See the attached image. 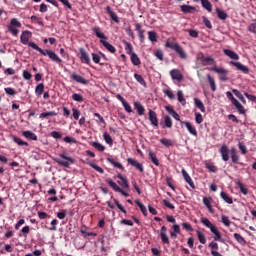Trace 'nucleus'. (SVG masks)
Segmentation results:
<instances>
[{"label": "nucleus", "mask_w": 256, "mask_h": 256, "mask_svg": "<svg viewBox=\"0 0 256 256\" xmlns=\"http://www.w3.org/2000/svg\"><path fill=\"white\" fill-rule=\"evenodd\" d=\"M134 109L137 111L138 115L142 117V115H145V107L141 102H134Z\"/></svg>", "instance_id": "27"}, {"label": "nucleus", "mask_w": 256, "mask_h": 256, "mask_svg": "<svg viewBox=\"0 0 256 256\" xmlns=\"http://www.w3.org/2000/svg\"><path fill=\"white\" fill-rule=\"evenodd\" d=\"M234 239H236L237 243H239L240 245L247 244V241H245V238H243V236H241V234L239 233H234Z\"/></svg>", "instance_id": "47"}, {"label": "nucleus", "mask_w": 256, "mask_h": 256, "mask_svg": "<svg viewBox=\"0 0 256 256\" xmlns=\"http://www.w3.org/2000/svg\"><path fill=\"white\" fill-rule=\"evenodd\" d=\"M135 30L138 33V37L140 39V42L143 43L145 41V30H143V27L139 23L135 24Z\"/></svg>", "instance_id": "20"}, {"label": "nucleus", "mask_w": 256, "mask_h": 256, "mask_svg": "<svg viewBox=\"0 0 256 256\" xmlns=\"http://www.w3.org/2000/svg\"><path fill=\"white\" fill-rule=\"evenodd\" d=\"M195 107L201 111V113H205V105L199 98H194Z\"/></svg>", "instance_id": "37"}, {"label": "nucleus", "mask_w": 256, "mask_h": 256, "mask_svg": "<svg viewBox=\"0 0 256 256\" xmlns=\"http://www.w3.org/2000/svg\"><path fill=\"white\" fill-rule=\"evenodd\" d=\"M49 117H57V112L49 111V112H43L39 115V119H49Z\"/></svg>", "instance_id": "35"}, {"label": "nucleus", "mask_w": 256, "mask_h": 256, "mask_svg": "<svg viewBox=\"0 0 256 256\" xmlns=\"http://www.w3.org/2000/svg\"><path fill=\"white\" fill-rule=\"evenodd\" d=\"M202 21L207 29H213V24H211V21L206 16H202Z\"/></svg>", "instance_id": "58"}, {"label": "nucleus", "mask_w": 256, "mask_h": 256, "mask_svg": "<svg viewBox=\"0 0 256 256\" xmlns=\"http://www.w3.org/2000/svg\"><path fill=\"white\" fill-rule=\"evenodd\" d=\"M127 162L129 165H132V167H135L140 173H143L145 171V168L143 167V164L140 163L139 161L133 159V158H128Z\"/></svg>", "instance_id": "16"}, {"label": "nucleus", "mask_w": 256, "mask_h": 256, "mask_svg": "<svg viewBox=\"0 0 256 256\" xmlns=\"http://www.w3.org/2000/svg\"><path fill=\"white\" fill-rule=\"evenodd\" d=\"M224 55L229 57L230 59H233L234 61H239V54H237L235 51L230 49H224Z\"/></svg>", "instance_id": "24"}, {"label": "nucleus", "mask_w": 256, "mask_h": 256, "mask_svg": "<svg viewBox=\"0 0 256 256\" xmlns=\"http://www.w3.org/2000/svg\"><path fill=\"white\" fill-rule=\"evenodd\" d=\"M164 94L166 97L170 98L171 100L175 99V94L173 93V91L169 89L164 90Z\"/></svg>", "instance_id": "61"}, {"label": "nucleus", "mask_w": 256, "mask_h": 256, "mask_svg": "<svg viewBox=\"0 0 256 256\" xmlns=\"http://www.w3.org/2000/svg\"><path fill=\"white\" fill-rule=\"evenodd\" d=\"M148 39L149 41H151V43H157V39H159V37L157 36V32L148 31Z\"/></svg>", "instance_id": "42"}, {"label": "nucleus", "mask_w": 256, "mask_h": 256, "mask_svg": "<svg viewBox=\"0 0 256 256\" xmlns=\"http://www.w3.org/2000/svg\"><path fill=\"white\" fill-rule=\"evenodd\" d=\"M160 125L162 129H165V128L171 129V127H173V120L171 119L170 116H165L164 122H161Z\"/></svg>", "instance_id": "23"}, {"label": "nucleus", "mask_w": 256, "mask_h": 256, "mask_svg": "<svg viewBox=\"0 0 256 256\" xmlns=\"http://www.w3.org/2000/svg\"><path fill=\"white\" fill-rule=\"evenodd\" d=\"M200 222L202 223V225H204V227L210 229L211 233H213L214 241H220V243H223V236L221 235V231H219V228H217L211 220L206 217H202L200 218Z\"/></svg>", "instance_id": "3"}, {"label": "nucleus", "mask_w": 256, "mask_h": 256, "mask_svg": "<svg viewBox=\"0 0 256 256\" xmlns=\"http://www.w3.org/2000/svg\"><path fill=\"white\" fill-rule=\"evenodd\" d=\"M207 80L210 85L211 91H217V84H215V78H213L210 74H207Z\"/></svg>", "instance_id": "30"}, {"label": "nucleus", "mask_w": 256, "mask_h": 256, "mask_svg": "<svg viewBox=\"0 0 256 256\" xmlns=\"http://www.w3.org/2000/svg\"><path fill=\"white\" fill-rule=\"evenodd\" d=\"M79 53L81 62L89 65V63H91V58L89 57V53H87V50H85V48H79Z\"/></svg>", "instance_id": "15"}, {"label": "nucleus", "mask_w": 256, "mask_h": 256, "mask_svg": "<svg viewBox=\"0 0 256 256\" xmlns=\"http://www.w3.org/2000/svg\"><path fill=\"white\" fill-rule=\"evenodd\" d=\"M170 77L173 79V81H178V83H181V81H183V74L179 69H172L170 71Z\"/></svg>", "instance_id": "12"}, {"label": "nucleus", "mask_w": 256, "mask_h": 256, "mask_svg": "<svg viewBox=\"0 0 256 256\" xmlns=\"http://www.w3.org/2000/svg\"><path fill=\"white\" fill-rule=\"evenodd\" d=\"M230 65H233L238 69V71H242V73H249V68L245 65H243L241 62H230Z\"/></svg>", "instance_id": "22"}, {"label": "nucleus", "mask_w": 256, "mask_h": 256, "mask_svg": "<svg viewBox=\"0 0 256 256\" xmlns=\"http://www.w3.org/2000/svg\"><path fill=\"white\" fill-rule=\"evenodd\" d=\"M222 161H229V153H231V150H229V147L225 144H223L219 150Z\"/></svg>", "instance_id": "17"}, {"label": "nucleus", "mask_w": 256, "mask_h": 256, "mask_svg": "<svg viewBox=\"0 0 256 256\" xmlns=\"http://www.w3.org/2000/svg\"><path fill=\"white\" fill-rule=\"evenodd\" d=\"M106 182L113 188L114 191H116V193H119V191H121V187H119V185H117L115 181L107 179Z\"/></svg>", "instance_id": "46"}, {"label": "nucleus", "mask_w": 256, "mask_h": 256, "mask_svg": "<svg viewBox=\"0 0 256 256\" xmlns=\"http://www.w3.org/2000/svg\"><path fill=\"white\" fill-rule=\"evenodd\" d=\"M91 145L92 147H94V149H97V151H100V153H103V151H105V146H103V144L99 142H92Z\"/></svg>", "instance_id": "52"}, {"label": "nucleus", "mask_w": 256, "mask_h": 256, "mask_svg": "<svg viewBox=\"0 0 256 256\" xmlns=\"http://www.w3.org/2000/svg\"><path fill=\"white\" fill-rule=\"evenodd\" d=\"M70 79H72V81H75V83H79L80 85H89V80L85 79V77L73 72L70 75Z\"/></svg>", "instance_id": "11"}, {"label": "nucleus", "mask_w": 256, "mask_h": 256, "mask_svg": "<svg viewBox=\"0 0 256 256\" xmlns=\"http://www.w3.org/2000/svg\"><path fill=\"white\" fill-rule=\"evenodd\" d=\"M117 177L119 178L118 184H120L123 189H129V181H127V178L123 177L121 174H118Z\"/></svg>", "instance_id": "26"}, {"label": "nucleus", "mask_w": 256, "mask_h": 256, "mask_svg": "<svg viewBox=\"0 0 256 256\" xmlns=\"http://www.w3.org/2000/svg\"><path fill=\"white\" fill-rule=\"evenodd\" d=\"M31 37H33L31 31L25 30L20 35V42L22 43V45H28V47H31L35 51H38V53H41V55H44V57L49 56V59L55 61L56 63H63V60H61V58H59L57 53L53 52V50H43L37 44H35V42H29V39H31Z\"/></svg>", "instance_id": "1"}, {"label": "nucleus", "mask_w": 256, "mask_h": 256, "mask_svg": "<svg viewBox=\"0 0 256 256\" xmlns=\"http://www.w3.org/2000/svg\"><path fill=\"white\" fill-rule=\"evenodd\" d=\"M23 137L29 139L30 141H37V134L30 130H26L22 132Z\"/></svg>", "instance_id": "25"}, {"label": "nucleus", "mask_w": 256, "mask_h": 256, "mask_svg": "<svg viewBox=\"0 0 256 256\" xmlns=\"http://www.w3.org/2000/svg\"><path fill=\"white\" fill-rule=\"evenodd\" d=\"M31 21L32 23H36L37 25H40L41 27H43L44 23H43V19L41 17H37L35 15L31 16Z\"/></svg>", "instance_id": "54"}, {"label": "nucleus", "mask_w": 256, "mask_h": 256, "mask_svg": "<svg viewBox=\"0 0 256 256\" xmlns=\"http://www.w3.org/2000/svg\"><path fill=\"white\" fill-rule=\"evenodd\" d=\"M149 159L152 161L153 164L156 165V167H159V159H157V155L153 151H149Z\"/></svg>", "instance_id": "41"}, {"label": "nucleus", "mask_w": 256, "mask_h": 256, "mask_svg": "<svg viewBox=\"0 0 256 256\" xmlns=\"http://www.w3.org/2000/svg\"><path fill=\"white\" fill-rule=\"evenodd\" d=\"M177 99H178L179 103H181L182 105H185V103H187V101L185 100V96L183 95L182 90L177 91Z\"/></svg>", "instance_id": "51"}, {"label": "nucleus", "mask_w": 256, "mask_h": 256, "mask_svg": "<svg viewBox=\"0 0 256 256\" xmlns=\"http://www.w3.org/2000/svg\"><path fill=\"white\" fill-rule=\"evenodd\" d=\"M248 31H250V33H255V34H256V22L251 23V24L248 26Z\"/></svg>", "instance_id": "64"}, {"label": "nucleus", "mask_w": 256, "mask_h": 256, "mask_svg": "<svg viewBox=\"0 0 256 256\" xmlns=\"http://www.w3.org/2000/svg\"><path fill=\"white\" fill-rule=\"evenodd\" d=\"M19 29H21V22H19L17 18H12L10 21V25L8 26V31L14 37H17L19 35Z\"/></svg>", "instance_id": "9"}, {"label": "nucleus", "mask_w": 256, "mask_h": 256, "mask_svg": "<svg viewBox=\"0 0 256 256\" xmlns=\"http://www.w3.org/2000/svg\"><path fill=\"white\" fill-rule=\"evenodd\" d=\"M216 13L218 15V18L221 19V21H225L227 20V17H229L227 12H225V10H221L220 8H216Z\"/></svg>", "instance_id": "36"}, {"label": "nucleus", "mask_w": 256, "mask_h": 256, "mask_svg": "<svg viewBox=\"0 0 256 256\" xmlns=\"http://www.w3.org/2000/svg\"><path fill=\"white\" fill-rule=\"evenodd\" d=\"M106 161L108 163H110L111 165H113V167H116V169L123 170V164H121L120 162H117V161L113 160L112 158H106Z\"/></svg>", "instance_id": "44"}, {"label": "nucleus", "mask_w": 256, "mask_h": 256, "mask_svg": "<svg viewBox=\"0 0 256 256\" xmlns=\"http://www.w3.org/2000/svg\"><path fill=\"white\" fill-rule=\"evenodd\" d=\"M166 47L175 51V53L179 55L180 59H187V53H185V50L181 45H179V43L166 42Z\"/></svg>", "instance_id": "8"}, {"label": "nucleus", "mask_w": 256, "mask_h": 256, "mask_svg": "<svg viewBox=\"0 0 256 256\" xmlns=\"http://www.w3.org/2000/svg\"><path fill=\"white\" fill-rule=\"evenodd\" d=\"M134 79H136V81L138 83H140V85H142L143 87H147V82H145V79L143 78V76L135 73L134 74Z\"/></svg>", "instance_id": "48"}, {"label": "nucleus", "mask_w": 256, "mask_h": 256, "mask_svg": "<svg viewBox=\"0 0 256 256\" xmlns=\"http://www.w3.org/2000/svg\"><path fill=\"white\" fill-rule=\"evenodd\" d=\"M64 143H77V139L70 137V136H66L63 138Z\"/></svg>", "instance_id": "62"}, {"label": "nucleus", "mask_w": 256, "mask_h": 256, "mask_svg": "<svg viewBox=\"0 0 256 256\" xmlns=\"http://www.w3.org/2000/svg\"><path fill=\"white\" fill-rule=\"evenodd\" d=\"M220 197H222L223 201H225V203H228V205H233V198L231 196H229V194H227V192H221L220 193Z\"/></svg>", "instance_id": "33"}, {"label": "nucleus", "mask_w": 256, "mask_h": 256, "mask_svg": "<svg viewBox=\"0 0 256 256\" xmlns=\"http://www.w3.org/2000/svg\"><path fill=\"white\" fill-rule=\"evenodd\" d=\"M53 161H55V163H57L61 167H66L67 169H69V167H71V165L75 163V158L67 155V153L64 152L62 154H59L57 158H53Z\"/></svg>", "instance_id": "4"}, {"label": "nucleus", "mask_w": 256, "mask_h": 256, "mask_svg": "<svg viewBox=\"0 0 256 256\" xmlns=\"http://www.w3.org/2000/svg\"><path fill=\"white\" fill-rule=\"evenodd\" d=\"M180 9L182 13H191V11H195V6L182 5Z\"/></svg>", "instance_id": "49"}, {"label": "nucleus", "mask_w": 256, "mask_h": 256, "mask_svg": "<svg viewBox=\"0 0 256 256\" xmlns=\"http://www.w3.org/2000/svg\"><path fill=\"white\" fill-rule=\"evenodd\" d=\"M160 143L164 145V147H173V140L171 139L162 138L160 139Z\"/></svg>", "instance_id": "53"}, {"label": "nucleus", "mask_w": 256, "mask_h": 256, "mask_svg": "<svg viewBox=\"0 0 256 256\" xmlns=\"http://www.w3.org/2000/svg\"><path fill=\"white\" fill-rule=\"evenodd\" d=\"M43 91H45V84L40 83L35 88V93L38 97H41L43 95Z\"/></svg>", "instance_id": "43"}, {"label": "nucleus", "mask_w": 256, "mask_h": 256, "mask_svg": "<svg viewBox=\"0 0 256 256\" xmlns=\"http://www.w3.org/2000/svg\"><path fill=\"white\" fill-rule=\"evenodd\" d=\"M92 31L94 35H96V37L100 39V43L103 45V47H105V49H107V51H109V53H117V49L115 48V46L107 41L108 38L107 36H105V33L101 31V28L94 27L92 28Z\"/></svg>", "instance_id": "2"}, {"label": "nucleus", "mask_w": 256, "mask_h": 256, "mask_svg": "<svg viewBox=\"0 0 256 256\" xmlns=\"http://www.w3.org/2000/svg\"><path fill=\"white\" fill-rule=\"evenodd\" d=\"M116 99H118V101L122 103L127 113H133V108H131V105H129V102H127V100H125V98H123L121 94H117Z\"/></svg>", "instance_id": "14"}, {"label": "nucleus", "mask_w": 256, "mask_h": 256, "mask_svg": "<svg viewBox=\"0 0 256 256\" xmlns=\"http://www.w3.org/2000/svg\"><path fill=\"white\" fill-rule=\"evenodd\" d=\"M12 140L14 141V143H16V145H19V147H29L28 142L23 141L21 138L17 136H12Z\"/></svg>", "instance_id": "29"}, {"label": "nucleus", "mask_w": 256, "mask_h": 256, "mask_svg": "<svg viewBox=\"0 0 256 256\" xmlns=\"http://www.w3.org/2000/svg\"><path fill=\"white\" fill-rule=\"evenodd\" d=\"M166 47L175 51V53L179 55L180 59H187V53H185V50L181 45H179V43L166 42Z\"/></svg>", "instance_id": "7"}, {"label": "nucleus", "mask_w": 256, "mask_h": 256, "mask_svg": "<svg viewBox=\"0 0 256 256\" xmlns=\"http://www.w3.org/2000/svg\"><path fill=\"white\" fill-rule=\"evenodd\" d=\"M221 221H222L223 225H225V227H230L231 226V220H229L228 216L223 215L221 217Z\"/></svg>", "instance_id": "59"}, {"label": "nucleus", "mask_w": 256, "mask_h": 256, "mask_svg": "<svg viewBox=\"0 0 256 256\" xmlns=\"http://www.w3.org/2000/svg\"><path fill=\"white\" fill-rule=\"evenodd\" d=\"M203 203L207 207V209L210 213H215V211L213 210V206L211 205V203H213V198L204 197L203 198Z\"/></svg>", "instance_id": "28"}, {"label": "nucleus", "mask_w": 256, "mask_h": 256, "mask_svg": "<svg viewBox=\"0 0 256 256\" xmlns=\"http://www.w3.org/2000/svg\"><path fill=\"white\" fill-rule=\"evenodd\" d=\"M180 123L181 125H185V127L188 129L191 135H194V137H197V129L195 128V126H193V124H191V122L181 121Z\"/></svg>", "instance_id": "19"}, {"label": "nucleus", "mask_w": 256, "mask_h": 256, "mask_svg": "<svg viewBox=\"0 0 256 256\" xmlns=\"http://www.w3.org/2000/svg\"><path fill=\"white\" fill-rule=\"evenodd\" d=\"M226 97L227 99H229V101H231V103L234 105L235 109H237L240 115L247 114V110L245 109V107L242 106L241 102H239V100H237V98L233 96V93H231V91L226 92Z\"/></svg>", "instance_id": "5"}, {"label": "nucleus", "mask_w": 256, "mask_h": 256, "mask_svg": "<svg viewBox=\"0 0 256 256\" xmlns=\"http://www.w3.org/2000/svg\"><path fill=\"white\" fill-rule=\"evenodd\" d=\"M160 239H161L162 243L169 245L170 241H169V236H167V227L166 226H162L160 229Z\"/></svg>", "instance_id": "18"}, {"label": "nucleus", "mask_w": 256, "mask_h": 256, "mask_svg": "<svg viewBox=\"0 0 256 256\" xmlns=\"http://www.w3.org/2000/svg\"><path fill=\"white\" fill-rule=\"evenodd\" d=\"M196 64L201 67H207V65H215V59L211 56H205L203 53L196 56Z\"/></svg>", "instance_id": "6"}, {"label": "nucleus", "mask_w": 256, "mask_h": 256, "mask_svg": "<svg viewBox=\"0 0 256 256\" xmlns=\"http://www.w3.org/2000/svg\"><path fill=\"white\" fill-rule=\"evenodd\" d=\"M182 175L184 177V181H186L192 189H195V183L193 182V179H191V176H189V173H187V170L182 169Z\"/></svg>", "instance_id": "21"}, {"label": "nucleus", "mask_w": 256, "mask_h": 256, "mask_svg": "<svg viewBox=\"0 0 256 256\" xmlns=\"http://www.w3.org/2000/svg\"><path fill=\"white\" fill-rule=\"evenodd\" d=\"M124 47H125V51L128 55H133V46L131 45V43L124 41Z\"/></svg>", "instance_id": "50"}, {"label": "nucleus", "mask_w": 256, "mask_h": 256, "mask_svg": "<svg viewBox=\"0 0 256 256\" xmlns=\"http://www.w3.org/2000/svg\"><path fill=\"white\" fill-rule=\"evenodd\" d=\"M130 59L133 65L135 66L141 65V59H139V56H137L136 53H132Z\"/></svg>", "instance_id": "45"}, {"label": "nucleus", "mask_w": 256, "mask_h": 256, "mask_svg": "<svg viewBox=\"0 0 256 256\" xmlns=\"http://www.w3.org/2000/svg\"><path fill=\"white\" fill-rule=\"evenodd\" d=\"M201 5L208 13H211L213 11V4L209 0H201Z\"/></svg>", "instance_id": "32"}, {"label": "nucleus", "mask_w": 256, "mask_h": 256, "mask_svg": "<svg viewBox=\"0 0 256 256\" xmlns=\"http://www.w3.org/2000/svg\"><path fill=\"white\" fill-rule=\"evenodd\" d=\"M106 11L110 15V18L112 19V21H114L115 23H119V16H117V13L112 11L109 6L106 7Z\"/></svg>", "instance_id": "31"}, {"label": "nucleus", "mask_w": 256, "mask_h": 256, "mask_svg": "<svg viewBox=\"0 0 256 256\" xmlns=\"http://www.w3.org/2000/svg\"><path fill=\"white\" fill-rule=\"evenodd\" d=\"M244 95H245V97L248 98V101H251L252 103L256 104V96L255 95L249 94L247 92H245Z\"/></svg>", "instance_id": "63"}, {"label": "nucleus", "mask_w": 256, "mask_h": 256, "mask_svg": "<svg viewBox=\"0 0 256 256\" xmlns=\"http://www.w3.org/2000/svg\"><path fill=\"white\" fill-rule=\"evenodd\" d=\"M230 153H231L232 163H239V154H237V149L231 148Z\"/></svg>", "instance_id": "39"}, {"label": "nucleus", "mask_w": 256, "mask_h": 256, "mask_svg": "<svg viewBox=\"0 0 256 256\" xmlns=\"http://www.w3.org/2000/svg\"><path fill=\"white\" fill-rule=\"evenodd\" d=\"M88 165L92 167V169H95V171H97L98 173H101V174L105 173V170H103V168H101L99 165L93 162H89Z\"/></svg>", "instance_id": "56"}, {"label": "nucleus", "mask_w": 256, "mask_h": 256, "mask_svg": "<svg viewBox=\"0 0 256 256\" xmlns=\"http://www.w3.org/2000/svg\"><path fill=\"white\" fill-rule=\"evenodd\" d=\"M196 235L198 237V241L202 244L205 245L207 243V237H205V234L199 230L196 231Z\"/></svg>", "instance_id": "40"}, {"label": "nucleus", "mask_w": 256, "mask_h": 256, "mask_svg": "<svg viewBox=\"0 0 256 256\" xmlns=\"http://www.w3.org/2000/svg\"><path fill=\"white\" fill-rule=\"evenodd\" d=\"M148 117L151 125L153 127H159V118H157V113L153 110L148 111Z\"/></svg>", "instance_id": "13"}, {"label": "nucleus", "mask_w": 256, "mask_h": 256, "mask_svg": "<svg viewBox=\"0 0 256 256\" xmlns=\"http://www.w3.org/2000/svg\"><path fill=\"white\" fill-rule=\"evenodd\" d=\"M238 147H239L242 155H247V146H245V144H243V142H239Z\"/></svg>", "instance_id": "60"}, {"label": "nucleus", "mask_w": 256, "mask_h": 256, "mask_svg": "<svg viewBox=\"0 0 256 256\" xmlns=\"http://www.w3.org/2000/svg\"><path fill=\"white\" fill-rule=\"evenodd\" d=\"M210 71H214V73H217L219 75L220 81H228L229 78L227 75H229V70L225 68H218L217 66H214L210 69Z\"/></svg>", "instance_id": "10"}, {"label": "nucleus", "mask_w": 256, "mask_h": 256, "mask_svg": "<svg viewBox=\"0 0 256 256\" xmlns=\"http://www.w3.org/2000/svg\"><path fill=\"white\" fill-rule=\"evenodd\" d=\"M72 99H73V101H76L77 103H83V95H81V94H78V93H74L73 95H72Z\"/></svg>", "instance_id": "57"}, {"label": "nucleus", "mask_w": 256, "mask_h": 256, "mask_svg": "<svg viewBox=\"0 0 256 256\" xmlns=\"http://www.w3.org/2000/svg\"><path fill=\"white\" fill-rule=\"evenodd\" d=\"M135 203H136V205H138L143 216L147 217V207H145V205H143V203H141V200H139V199H136Z\"/></svg>", "instance_id": "38"}, {"label": "nucleus", "mask_w": 256, "mask_h": 256, "mask_svg": "<svg viewBox=\"0 0 256 256\" xmlns=\"http://www.w3.org/2000/svg\"><path fill=\"white\" fill-rule=\"evenodd\" d=\"M232 92L243 103V105H247V100H245V97L243 96L241 91H239L237 89H232Z\"/></svg>", "instance_id": "34"}, {"label": "nucleus", "mask_w": 256, "mask_h": 256, "mask_svg": "<svg viewBox=\"0 0 256 256\" xmlns=\"http://www.w3.org/2000/svg\"><path fill=\"white\" fill-rule=\"evenodd\" d=\"M103 139L107 143V145H113V138L111 137V135L109 133L104 132Z\"/></svg>", "instance_id": "55"}]
</instances>
